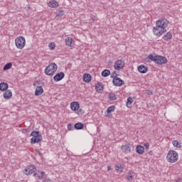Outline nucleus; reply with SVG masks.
<instances>
[{
  "label": "nucleus",
  "instance_id": "f257e3e1",
  "mask_svg": "<svg viewBox=\"0 0 182 182\" xmlns=\"http://www.w3.org/2000/svg\"><path fill=\"white\" fill-rule=\"evenodd\" d=\"M170 21L166 18L162 17L156 21V26L153 28L152 32L155 36H161L163 33L167 32V26H168Z\"/></svg>",
  "mask_w": 182,
  "mask_h": 182
},
{
  "label": "nucleus",
  "instance_id": "f03ea898",
  "mask_svg": "<svg viewBox=\"0 0 182 182\" xmlns=\"http://www.w3.org/2000/svg\"><path fill=\"white\" fill-rule=\"evenodd\" d=\"M149 60L151 62H154V63H156V65H166V63L168 62L167 58L163 55H154L153 54H149L148 58H146V60H148V62Z\"/></svg>",
  "mask_w": 182,
  "mask_h": 182
},
{
  "label": "nucleus",
  "instance_id": "7ed1b4c3",
  "mask_svg": "<svg viewBox=\"0 0 182 182\" xmlns=\"http://www.w3.org/2000/svg\"><path fill=\"white\" fill-rule=\"evenodd\" d=\"M32 138L31 139V144H36V143H39L42 141V135L39 131H33L31 133Z\"/></svg>",
  "mask_w": 182,
  "mask_h": 182
},
{
  "label": "nucleus",
  "instance_id": "20e7f679",
  "mask_svg": "<svg viewBox=\"0 0 182 182\" xmlns=\"http://www.w3.org/2000/svg\"><path fill=\"white\" fill-rule=\"evenodd\" d=\"M166 159L168 163H176L178 160V153L174 150H171L168 152Z\"/></svg>",
  "mask_w": 182,
  "mask_h": 182
},
{
  "label": "nucleus",
  "instance_id": "39448f33",
  "mask_svg": "<svg viewBox=\"0 0 182 182\" xmlns=\"http://www.w3.org/2000/svg\"><path fill=\"white\" fill-rule=\"evenodd\" d=\"M58 70V65L56 63H53L49 64L45 69V73L47 76H53V73H55Z\"/></svg>",
  "mask_w": 182,
  "mask_h": 182
},
{
  "label": "nucleus",
  "instance_id": "423d86ee",
  "mask_svg": "<svg viewBox=\"0 0 182 182\" xmlns=\"http://www.w3.org/2000/svg\"><path fill=\"white\" fill-rule=\"evenodd\" d=\"M26 41H25V38L20 36L16 38V46L18 49H23L25 48V45Z\"/></svg>",
  "mask_w": 182,
  "mask_h": 182
},
{
  "label": "nucleus",
  "instance_id": "0eeeda50",
  "mask_svg": "<svg viewBox=\"0 0 182 182\" xmlns=\"http://www.w3.org/2000/svg\"><path fill=\"white\" fill-rule=\"evenodd\" d=\"M35 171H36V167L33 165L28 166L25 168V174H26V176H31V174H33Z\"/></svg>",
  "mask_w": 182,
  "mask_h": 182
},
{
  "label": "nucleus",
  "instance_id": "6e6552de",
  "mask_svg": "<svg viewBox=\"0 0 182 182\" xmlns=\"http://www.w3.org/2000/svg\"><path fill=\"white\" fill-rule=\"evenodd\" d=\"M114 68L116 70H120V69H123L124 68V63L122 60H117L114 63Z\"/></svg>",
  "mask_w": 182,
  "mask_h": 182
},
{
  "label": "nucleus",
  "instance_id": "1a4fd4ad",
  "mask_svg": "<svg viewBox=\"0 0 182 182\" xmlns=\"http://www.w3.org/2000/svg\"><path fill=\"white\" fill-rule=\"evenodd\" d=\"M132 145L130 143L126 144L125 145L122 146V150L125 153V154H128V153L132 152Z\"/></svg>",
  "mask_w": 182,
  "mask_h": 182
},
{
  "label": "nucleus",
  "instance_id": "9d476101",
  "mask_svg": "<svg viewBox=\"0 0 182 182\" xmlns=\"http://www.w3.org/2000/svg\"><path fill=\"white\" fill-rule=\"evenodd\" d=\"M112 83L114 86H123V85H124V82L123 81V80L120 79V77H116L114 78L112 80Z\"/></svg>",
  "mask_w": 182,
  "mask_h": 182
},
{
  "label": "nucleus",
  "instance_id": "9b49d317",
  "mask_svg": "<svg viewBox=\"0 0 182 182\" xmlns=\"http://www.w3.org/2000/svg\"><path fill=\"white\" fill-rule=\"evenodd\" d=\"M64 77L65 73L60 72L53 77V80H55V82H60V80H62V79H63Z\"/></svg>",
  "mask_w": 182,
  "mask_h": 182
},
{
  "label": "nucleus",
  "instance_id": "f8f14e48",
  "mask_svg": "<svg viewBox=\"0 0 182 182\" xmlns=\"http://www.w3.org/2000/svg\"><path fill=\"white\" fill-rule=\"evenodd\" d=\"M4 92H4L3 97H4V99L6 100H9V99H11V97H12V91H11V90H6Z\"/></svg>",
  "mask_w": 182,
  "mask_h": 182
},
{
  "label": "nucleus",
  "instance_id": "ddd939ff",
  "mask_svg": "<svg viewBox=\"0 0 182 182\" xmlns=\"http://www.w3.org/2000/svg\"><path fill=\"white\" fill-rule=\"evenodd\" d=\"M79 107H80V105H79V102H71L70 104L71 110H73L74 112H77V110L79 109Z\"/></svg>",
  "mask_w": 182,
  "mask_h": 182
},
{
  "label": "nucleus",
  "instance_id": "4468645a",
  "mask_svg": "<svg viewBox=\"0 0 182 182\" xmlns=\"http://www.w3.org/2000/svg\"><path fill=\"white\" fill-rule=\"evenodd\" d=\"M82 79L85 83H90L92 80V75L89 73H85L83 75Z\"/></svg>",
  "mask_w": 182,
  "mask_h": 182
},
{
  "label": "nucleus",
  "instance_id": "2eb2a0df",
  "mask_svg": "<svg viewBox=\"0 0 182 182\" xmlns=\"http://www.w3.org/2000/svg\"><path fill=\"white\" fill-rule=\"evenodd\" d=\"M9 88V85L6 82H1L0 83V90L1 92H6Z\"/></svg>",
  "mask_w": 182,
  "mask_h": 182
},
{
  "label": "nucleus",
  "instance_id": "dca6fc26",
  "mask_svg": "<svg viewBox=\"0 0 182 182\" xmlns=\"http://www.w3.org/2000/svg\"><path fill=\"white\" fill-rule=\"evenodd\" d=\"M74 129L75 130H82V129H85V124L82 122H77L74 124Z\"/></svg>",
  "mask_w": 182,
  "mask_h": 182
},
{
  "label": "nucleus",
  "instance_id": "f3484780",
  "mask_svg": "<svg viewBox=\"0 0 182 182\" xmlns=\"http://www.w3.org/2000/svg\"><path fill=\"white\" fill-rule=\"evenodd\" d=\"M103 84L102 82H98L95 85V90L98 93H100V92H103Z\"/></svg>",
  "mask_w": 182,
  "mask_h": 182
},
{
  "label": "nucleus",
  "instance_id": "a211bd4d",
  "mask_svg": "<svg viewBox=\"0 0 182 182\" xmlns=\"http://www.w3.org/2000/svg\"><path fill=\"white\" fill-rule=\"evenodd\" d=\"M43 93V88L42 86H38L35 91L36 96H41Z\"/></svg>",
  "mask_w": 182,
  "mask_h": 182
},
{
  "label": "nucleus",
  "instance_id": "6ab92c4d",
  "mask_svg": "<svg viewBox=\"0 0 182 182\" xmlns=\"http://www.w3.org/2000/svg\"><path fill=\"white\" fill-rule=\"evenodd\" d=\"M149 70V68L144 65H139L138 67V71L140 73H147V71Z\"/></svg>",
  "mask_w": 182,
  "mask_h": 182
},
{
  "label": "nucleus",
  "instance_id": "aec40b11",
  "mask_svg": "<svg viewBox=\"0 0 182 182\" xmlns=\"http://www.w3.org/2000/svg\"><path fill=\"white\" fill-rule=\"evenodd\" d=\"M162 39L166 41H170L171 39H173V34L171 33V32H168L166 35L163 36Z\"/></svg>",
  "mask_w": 182,
  "mask_h": 182
},
{
  "label": "nucleus",
  "instance_id": "412c9836",
  "mask_svg": "<svg viewBox=\"0 0 182 182\" xmlns=\"http://www.w3.org/2000/svg\"><path fill=\"white\" fill-rule=\"evenodd\" d=\"M48 6H50V8H58L59 3L56 1V0H53L48 3Z\"/></svg>",
  "mask_w": 182,
  "mask_h": 182
},
{
  "label": "nucleus",
  "instance_id": "4be33fe9",
  "mask_svg": "<svg viewBox=\"0 0 182 182\" xmlns=\"http://www.w3.org/2000/svg\"><path fill=\"white\" fill-rule=\"evenodd\" d=\"M136 150L138 154H143V153H144V147L141 146V145H138Z\"/></svg>",
  "mask_w": 182,
  "mask_h": 182
},
{
  "label": "nucleus",
  "instance_id": "5701e85b",
  "mask_svg": "<svg viewBox=\"0 0 182 182\" xmlns=\"http://www.w3.org/2000/svg\"><path fill=\"white\" fill-rule=\"evenodd\" d=\"M34 177H38L39 180H42L43 178V176H45V172L38 171L33 174Z\"/></svg>",
  "mask_w": 182,
  "mask_h": 182
},
{
  "label": "nucleus",
  "instance_id": "b1692460",
  "mask_svg": "<svg viewBox=\"0 0 182 182\" xmlns=\"http://www.w3.org/2000/svg\"><path fill=\"white\" fill-rule=\"evenodd\" d=\"M108 97L109 100L113 101V100H117V97L116 96V94L113 92H110L108 95Z\"/></svg>",
  "mask_w": 182,
  "mask_h": 182
},
{
  "label": "nucleus",
  "instance_id": "393cba45",
  "mask_svg": "<svg viewBox=\"0 0 182 182\" xmlns=\"http://www.w3.org/2000/svg\"><path fill=\"white\" fill-rule=\"evenodd\" d=\"M101 75L102 77H107V76L110 75V71L107 69H105L102 71Z\"/></svg>",
  "mask_w": 182,
  "mask_h": 182
},
{
  "label": "nucleus",
  "instance_id": "a878e982",
  "mask_svg": "<svg viewBox=\"0 0 182 182\" xmlns=\"http://www.w3.org/2000/svg\"><path fill=\"white\" fill-rule=\"evenodd\" d=\"M132 103H133V97H129L127 100V107L129 109L132 108Z\"/></svg>",
  "mask_w": 182,
  "mask_h": 182
},
{
  "label": "nucleus",
  "instance_id": "bb28decb",
  "mask_svg": "<svg viewBox=\"0 0 182 182\" xmlns=\"http://www.w3.org/2000/svg\"><path fill=\"white\" fill-rule=\"evenodd\" d=\"M63 15H65V11L58 10L56 11L55 16L60 17V16H63Z\"/></svg>",
  "mask_w": 182,
  "mask_h": 182
},
{
  "label": "nucleus",
  "instance_id": "cd10ccee",
  "mask_svg": "<svg viewBox=\"0 0 182 182\" xmlns=\"http://www.w3.org/2000/svg\"><path fill=\"white\" fill-rule=\"evenodd\" d=\"M73 40H72V38L68 37L67 38H65V44L67 46H72V42Z\"/></svg>",
  "mask_w": 182,
  "mask_h": 182
},
{
  "label": "nucleus",
  "instance_id": "c85d7f7f",
  "mask_svg": "<svg viewBox=\"0 0 182 182\" xmlns=\"http://www.w3.org/2000/svg\"><path fill=\"white\" fill-rule=\"evenodd\" d=\"M11 68H12V63H8L4 66L3 70H9Z\"/></svg>",
  "mask_w": 182,
  "mask_h": 182
},
{
  "label": "nucleus",
  "instance_id": "c756f323",
  "mask_svg": "<svg viewBox=\"0 0 182 182\" xmlns=\"http://www.w3.org/2000/svg\"><path fill=\"white\" fill-rule=\"evenodd\" d=\"M172 144L174 147H177V149H180L181 147V144H179L177 140L173 141Z\"/></svg>",
  "mask_w": 182,
  "mask_h": 182
},
{
  "label": "nucleus",
  "instance_id": "7c9ffc66",
  "mask_svg": "<svg viewBox=\"0 0 182 182\" xmlns=\"http://www.w3.org/2000/svg\"><path fill=\"white\" fill-rule=\"evenodd\" d=\"M114 109H116V107L114 105H112L107 108V113H112V112H114Z\"/></svg>",
  "mask_w": 182,
  "mask_h": 182
},
{
  "label": "nucleus",
  "instance_id": "2f4dec72",
  "mask_svg": "<svg viewBox=\"0 0 182 182\" xmlns=\"http://www.w3.org/2000/svg\"><path fill=\"white\" fill-rule=\"evenodd\" d=\"M115 168L117 171H123L122 168L123 167H122V164H118L115 166Z\"/></svg>",
  "mask_w": 182,
  "mask_h": 182
},
{
  "label": "nucleus",
  "instance_id": "473e14b6",
  "mask_svg": "<svg viewBox=\"0 0 182 182\" xmlns=\"http://www.w3.org/2000/svg\"><path fill=\"white\" fill-rule=\"evenodd\" d=\"M110 76L112 79H116V77H117V73H116L115 71H114L111 73Z\"/></svg>",
  "mask_w": 182,
  "mask_h": 182
},
{
  "label": "nucleus",
  "instance_id": "72a5a7b5",
  "mask_svg": "<svg viewBox=\"0 0 182 182\" xmlns=\"http://www.w3.org/2000/svg\"><path fill=\"white\" fill-rule=\"evenodd\" d=\"M50 49H51V50H53V49H55V43H50L48 45Z\"/></svg>",
  "mask_w": 182,
  "mask_h": 182
},
{
  "label": "nucleus",
  "instance_id": "f704fd0d",
  "mask_svg": "<svg viewBox=\"0 0 182 182\" xmlns=\"http://www.w3.org/2000/svg\"><path fill=\"white\" fill-rule=\"evenodd\" d=\"M75 129V127H73L72 125V124H68V130H74Z\"/></svg>",
  "mask_w": 182,
  "mask_h": 182
},
{
  "label": "nucleus",
  "instance_id": "c9c22d12",
  "mask_svg": "<svg viewBox=\"0 0 182 182\" xmlns=\"http://www.w3.org/2000/svg\"><path fill=\"white\" fill-rule=\"evenodd\" d=\"M35 151L40 156V157H42V156H43V154H42V152H41L39 149H36Z\"/></svg>",
  "mask_w": 182,
  "mask_h": 182
},
{
  "label": "nucleus",
  "instance_id": "e433bc0d",
  "mask_svg": "<svg viewBox=\"0 0 182 182\" xmlns=\"http://www.w3.org/2000/svg\"><path fill=\"white\" fill-rule=\"evenodd\" d=\"M146 95H148L149 96H151V95H153V92L151 91L150 90H146Z\"/></svg>",
  "mask_w": 182,
  "mask_h": 182
},
{
  "label": "nucleus",
  "instance_id": "4c0bfd02",
  "mask_svg": "<svg viewBox=\"0 0 182 182\" xmlns=\"http://www.w3.org/2000/svg\"><path fill=\"white\" fill-rule=\"evenodd\" d=\"M77 113V114H83V113H85V111L82 109H78Z\"/></svg>",
  "mask_w": 182,
  "mask_h": 182
},
{
  "label": "nucleus",
  "instance_id": "58836bf2",
  "mask_svg": "<svg viewBox=\"0 0 182 182\" xmlns=\"http://www.w3.org/2000/svg\"><path fill=\"white\" fill-rule=\"evenodd\" d=\"M144 147L145 149H149V147H150V144L149 143H146L144 144Z\"/></svg>",
  "mask_w": 182,
  "mask_h": 182
},
{
  "label": "nucleus",
  "instance_id": "ea45409f",
  "mask_svg": "<svg viewBox=\"0 0 182 182\" xmlns=\"http://www.w3.org/2000/svg\"><path fill=\"white\" fill-rule=\"evenodd\" d=\"M130 178H133V176H132L131 174L130 175H128L127 177V179L129 181Z\"/></svg>",
  "mask_w": 182,
  "mask_h": 182
},
{
  "label": "nucleus",
  "instance_id": "a19ab883",
  "mask_svg": "<svg viewBox=\"0 0 182 182\" xmlns=\"http://www.w3.org/2000/svg\"><path fill=\"white\" fill-rule=\"evenodd\" d=\"M22 133H23V134H28V129H23V130H22Z\"/></svg>",
  "mask_w": 182,
  "mask_h": 182
},
{
  "label": "nucleus",
  "instance_id": "79ce46f5",
  "mask_svg": "<svg viewBox=\"0 0 182 182\" xmlns=\"http://www.w3.org/2000/svg\"><path fill=\"white\" fill-rule=\"evenodd\" d=\"M42 182H52V181L49 178L43 180Z\"/></svg>",
  "mask_w": 182,
  "mask_h": 182
},
{
  "label": "nucleus",
  "instance_id": "37998d69",
  "mask_svg": "<svg viewBox=\"0 0 182 182\" xmlns=\"http://www.w3.org/2000/svg\"><path fill=\"white\" fill-rule=\"evenodd\" d=\"M148 154H150V156H153V151H148Z\"/></svg>",
  "mask_w": 182,
  "mask_h": 182
},
{
  "label": "nucleus",
  "instance_id": "c03bdc74",
  "mask_svg": "<svg viewBox=\"0 0 182 182\" xmlns=\"http://www.w3.org/2000/svg\"><path fill=\"white\" fill-rule=\"evenodd\" d=\"M107 170H108V171H110V170H112V166H107Z\"/></svg>",
  "mask_w": 182,
  "mask_h": 182
},
{
  "label": "nucleus",
  "instance_id": "a18cd8bd",
  "mask_svg": "<svg viewBox=\"0 0 182 182\" xmlns=\"http://www.w3.org/2000/svg\"><path fill=\"white\" fill-rule=\"evenodd\" d=\"M177 181L178 182H181V178H178Z\"/></svg>",
  "mask_w": 182,
  "mask_h": 182
}]
</instances>
